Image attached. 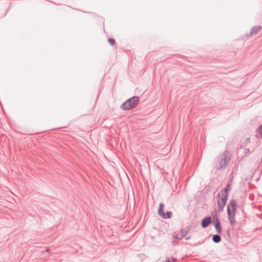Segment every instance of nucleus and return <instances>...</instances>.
Wrapping results in <instances>:
<instances>
[{"instance_id": "f8f14e48", "label": "nucleus", "mask_w": 262, "mask_h": 262, "mask_svg": "<svg viewBox=\"0 0 262 262\" xmlns=\"http://www.w3.org/2000/svg\"><path fill=\"white\" fill-rule=\"evenodd\" d=\"M183 238V237H182V235L180 233L176 232H174L173 233V239L180 240L182 239Z\"/></svg>"}, {"instance_id": "412c9836", "label": "nucleus", "mask_w": 262, "mask_h": 262, "mask_svg": "<svg viewBox=\"0 0 262 262\" xmlns=\"http://www.w3.org/2000/svg\"><path fill=\"white\" fill-rule=\"evenodd\" d=\"M191 238V236H188L187 237H186V240H189Z\"/></svg>"}, {"instance_id": "0eeeda50", "label": "nucleus", "mask_w": 262, "mask_h": 262, "mask_svg": "<svg viewBox=\"0 0 262 262\" xmlns=\"http://www.w3.org/2000/svg\"><path fill=\"white\" fill-rule=\"evenodd\" d=\"M213 223L214 224V228L216 229V232L218 234H221L222 233V229L220 220H214L213 221Z\"/></svg>"}, {"instance_id": "f3484780", "label": "nucleus", "mask_w": 262, "mask_h": 262, "mask_svg": "<svg viewBox=\"0 0 262 262\" xmlns=\"http://www.w3.org/2000/svg\"><path fill=\"white\" fill-rule=\"evenodd\" d=\"M170 258L171 261H172V262H176L177 261V258L175 257H171Z\"/></svg>"}, {"instance_id": "4be33fe9", "label": "nucleus", "mask_w": 262, "mask_h": 262, "mask_svg": "<svg viewBox=\"0 0 262 262\" xmlns=\"http://www.w3.org/2000/svg\"><path fill=\"white\" fill-rule=\"evenodd\" d=\"M46 251L49 253L50 252V250L49 248H47L46 250Z\"/></svg>"}, {"instance_id": "9d476101", "label": "nucleus", "mask_w": 262, "mask_h": 262, "mask_svg": "<svg viewBox=\"0 0 262 262\" xmlns=\"http://www.w3.org/2000/svg\"><path fill=\"white\" fill-rule=\"evenodd\" d=\"M257 138H262V125L259 126L256 130V135Z\"/></svg>"}, {"instance_id": "b1692460", "label": "nucleus", "mask_w": 262, "mask_h": 262, "mask_svg": "<svg viewBox=\"0 0 262 262\" xmlns=\"http://www.w3.org/2000/svg\"><path fill=\"white\" fill-rule=\"evenodd\" d=\"M220 193H218V196H220Z\"/></svg>"}, {"instance_id": "ddd939ff", "label": "nucleus", "mask_w": 262, "mask_h": 262, "mask_svg": "<svg viewBox=\"0 0 262 262\" xmlns=\"http://www.w3.org/2000/svg\"><path fill=\"white\" fill-rule=\"evenodd\" d=\"M231 190L230 188V184H229L227 185L226 188H224V190L222 191V193H226L227 194H228V192L230 191Z\"/></svg>"}, {"instance_id": "9b49d317", "label": "nucleus", "mask_w": 262, "mask_h": 262, "mask_svg": "<svg viewBox=\"0 0 262 262\" xmlns=\"http://www.w3.org/2000/svg\"><path fill=\"white\" fill-rule=\"evenodd\" d=\"M219 234H215V235H213V236H212V241L214 243L217 244V243H220L221 241V236H220V235Z\"/></svg>"}, {"instance_id": "4468645a", "label": "nucleus", "mask_w": 262, "mask_h": 262, "mask_svg": "<svg viewBox=\"0 0 262 262\" xmlns=\"http://www.w3.org/2000/svg\"><path fill=\"white\" fill-rule=\"evenodd\" d=\"M217 211H219L218 210H214L212 212V216L213 217V220L219 219V218H218V217L217 216Z\"/></svg>"}, {"instance_id": "6e6552de", "label": "nucleus", "mask_w": 262, "mask_h": 262, "mask_svg": "<svg viewBox=\"0 0 262 262\" xmlns=\"http://www.w3.org/2000/svg\"><path fill=\"white\" fill-rule=\"evenodd\" d=\"M212 220L210 216H207L204 218L201 222V226L202 228H205L207 227L211 223Z\"/></svg>"}, {"instance_id": "1a4fd4ad", "label": "nucleus", "mask_w": 262, "mask_h": 262, "mask_svg": "<svg viewBox=\"0 0 262 262\" xmlns=\"http://www.w3.org/2000/svg\"><path fill=\"white\" fill-rule=\"evenodd\" d=\"M190 230V227L186 226L185 228H183L181 230L180 234L182 235V237H183V238H184L189 232Z\"/></svg>"}, {"instance_id": "dca6fc26", "label": "nucleus", "mask_w": 262, "mask_h": 262, "mask_svg": "<svg viewBox=\"0 0 262 262\" xmlns=\"http://www.w3.org/2000/svg\"><path fill=\"white\" fill-rule=\"evenodd\" d=\"M176 240L177 239H173V240L171 241V243H172V245L173 246H174L175 245L177 244H178V242H176Z\"/></svg>"}, {"instance_id": "f03ea898", "label": "nucleus", "mask_w": 262, "mask_h": 262, "mask_svg": "<svg viewBox=\"0 0 262 262\" xmlns=\"http://www.w3.org/2000/svg\"><path fill=\"white\" fill-rule=\"evenodd\" d=\"M237 205L235 200H231L227 206V215L230 224L233 226L236 224L235 213Z\"/></svg>"}, {"instance_id": "2eb2a0df", "label": "nucleus", "mask_w": 262, "mask_h": 262, "mask_svg": "<svg viewBox=\"0 0 262 262\" xmlns=\"http://www.w3.org/2000/svg\"><path fill=\"white\" fill-rule=\"evenodd\" d=\"M108 42L111 46H114L116 43L115 40L112 38H108Z\"/></svg>"}, {"instance_id": "5701e85b", "label": "nucleus", "mask_w": 262, "mask_h": 262, "mask_svg": "<svg viewBox=\"0 0 262 262\" xmlns=\"http://www.w3.org/2000/svg\"><path fill=\"white\" fill-rule=\"evenodd\" d=\"M227 234H228V235H229V234H230V231H229V230L227 231Z\"/></svg>"}, {"instance_id": "423d86ee", "label": "nucleus", "mask_w": 262, "mask_h": 262, "mask_svg": "<svg viewBox=\"0 0 262 262\" xmlns=\"http://www.w3.org/2000/svg\"><path fill=\"white\" fill-rule=\"evenodd\" d=\"M261 26L260 25L254 26L252 28L250 33L247 34L246 36L249 37L252 35H256L261 30Z\"/></svg>"}, {"instance_id": "39448f33", "label": "nucleus", "mask_w": 262, "mask_h": 262, "mask_svg": "<svg viewBox=\"0 0 262 262\" xmlns=\"http://www.w3.org/2000/svg\"><path fill=\"white\" fill-rule=\"evenodd\" d=\"M158 213L160 216L164 219H170L172 215L171 211H167L166 213H164V205L162 203H161L159 205Z\"/></svg>"}, {"instance_id": "aec40b11", "label": "nucleus", "mask_w": 262, "mask_h": 262, "mask_svg": "<svg viewBox=\"0 0 262 262\" xmlns=\"http://www.w3.org/2000/svg\"><path fill=\"white\" fill-rule=\"evenodd\" d=\"M246 143H249L250 142V138H247L246 139Z\"/></svg>"}, {"instance_id": "a211bd4d", "label": "nucleus", "mask_w": 262, "mask_h": 262, "mask_svg": "<svg viewBox=\"0 0 262 262\" xmlns=\"http://www.w3.org/2000/svg\"><path fill=\"white\" fill-rule=\"evenodd\" d=\"M164 262H172L171 261L170 258L168 257H166V260Z\"/></svg>"}, {"instance_id": "6ab92c4d", "label": "nucleus", "mask_w": 262, "mask_h": 262, "mask_svg": "<svg viewBox=\"0 0 262 262\" xmlns=\"http://www.w3.org/2000/svg\"><path fill=\"white\" fill-rule=\"evenodd\" d=\"M244 150H245V153H246V154L250 152L249 148H245Z\"/></svg>"}, {"instance_id": "f257e3e1", "label": "nucleus", "mask_w": 262, "mask_h": 262, "mask_svg": "<svg viewBox=\"0 0 262 262\" xmlns=\"http://www.w3.org/2000/svg\"><path fill=\"white\" fill-rule=\"evenodd\" d=\"M232 154L228 150L219 155L214 161V168L216 170L225 169L230 164Z\"/></svg>"}, {"instance_id": "20e7f679", "label": "nucleus", "mask_w": 262, "mask_h": 262, "mask_svg": "<svg viewBox=\"0 0 262 262\" xmlns=\"http://www.w3.org/2000/svg\"><path fill=\"white\" fill-rule=\"evenodd\" d=\"M229 194L226 193H222V198L217 201L218 211L222 212L226 204Z\"/></svg>"}, {"instance_id": "7ed1b4c3", "label": "nucleus", "mask_w": 262, "mask_h": 262, "mask_svg": "<svg viewBox=\"0 0 262 262\" xmlns=\"http://www.w3.org/2000/svg\"><path fill=\"white\" fill-rule=\"evenodd\" d=\"M140 98L137 96H134L123 102L120 107L123 111H129L136 108L139 103Z\"/></svg>"}]
</instances>
